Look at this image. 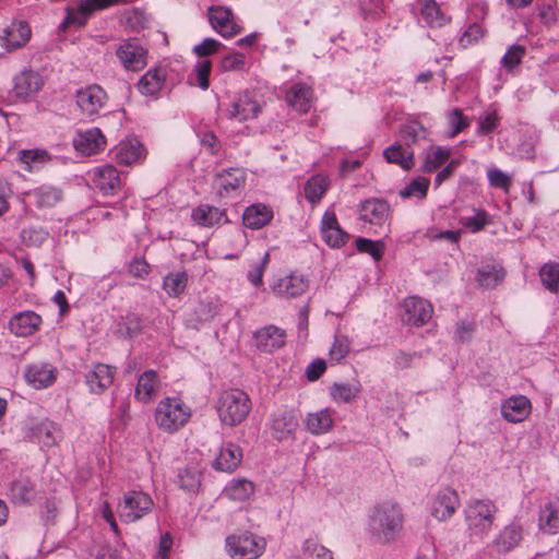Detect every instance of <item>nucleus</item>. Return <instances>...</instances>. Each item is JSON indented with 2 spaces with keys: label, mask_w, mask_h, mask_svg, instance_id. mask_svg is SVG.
<instances>
[{
  "label": "nucleus",
  "mask_w": 559,
  "mask_h": 559,
  "mask_svg": "<svg viewBox=\"0 0 559 559\" xmlns=\"http://www.w3.org/2000/svg\"><path fill=\"white\" fill-rule=\"evenodd\" d=\"M460 499L455 490L445 487L437 491L430 501V514L438 521H447L456 512Z\"/></svg>",
  "instance_id": "9b49d317"
},
{
  "label": "nucleus",
  "mask_w": 559,
  "mask_h": 559,
  "mask_svg": "<svg viewBox=\"0 0 559 559\" xmlns=\"http://www.w3.org/2000/svg\"><path fill=\"white\" fill-rule=\"evenodd\" d=\"M402 508L393 501L377 503L369 512L367 533L376 545H390L396 540L403 528Z\"/></svg>",
  "instance_id": "f257e3e1"
},
{
  "label": "nucleus",
  "mask_w": 559,
  "mask_h": 559,
  "mask_svg": "<svg viewBox=\"0 0 559 559\" xmlns=\"http://www.w3.org/2000/svg\"><path fill=\"white\" fill-rule=\"evenodd\" d=\"M251 408L249 395L234 386L222 392L216 405L221 423L229 427L240 425L248 417Z\"/></svg>",
  "instance_id": "f03ea898"
},
{
  "label": "nucleus",
  "mask_w": 559,
  "mask_h": 559,
  "mask_svg": "<svg viewBox=\"0 0 559 559\" xmlns=\"http://www.w3.org/2000/svg\"><path fill=\"white\" fill-rule=\"evenodd\" d=\"M262 105L253 92L246 91L238 95L231 103L228 115L229 118L239 122L254 119L261 112Z\"/></svg>",
  "instance_id": "ddd939ff"
},
{
  "label": "nucleus",
  "mask_w": 559,
  "mask_h": 559,
  "mask_svg": "<svg viewBox=\"0 0 559 559\" xmlns=\"http://www.w3.org/2000/svg\"><path fill=\"white\" fill-rule=\"evenodd\" d=\"M504 277V271L498 265H485L477 272L476 281L486 288L496 287Z\"/></svg>",
  "instance_id": "de8ad7c7"
},
{
  "label": "nucleus",
  "mask_w": 559,
  "mask_h": 559,
  "mask_svg": "<svg viewBox=\"0 0 559 559\" xmlns=\"http://www.w3.org/2000/svg\"><path fill=\"white\" fill-rule=\"evenodd\" d=\"M488 181L491 187L509 192L511 187L510 177L498 168H490L487 171Z\"/></svg>",
  "instance_id": "680f3d73"
},
{
  "label": "nucleus",
  "mask_w": 559,
  "mask_h": 559,
  "mask_svg": "<svg viewBox=\"0 0 559 559\" xmlns=\"http://www.w3.org/2000/svg\"><path fill=\"white\" fill-rule=\"evenodd\" d=\"M166 74L160 69L148 70L139 81L138 88L143 95H155L164 86Z\"/></svg>",
  "instance_id": "ea45409f"
},
{
  "label": "nucleus",
  "mask_w": 559,
  "mask_h": 559,
  "mask_svg": "<svg viewBox=\"0 0 559 559\" xmlns=\"http://www.w3.org/2000/svg\"><path fill=\"white\" fill-rule=\"evenodd\" d=\"M461 225L471 233H478L491 223L490 216L484 210H475L474 215L460 218Z\"/></svg>",
  "instance_id": "603ef678"
},
{
  "label": "nucleus",
  "mask_w": 559,
  "mask_h": 559,
  "mask_svg": "<svg viewBox=\"0 0 559 559\" xmlns=\"http://www.w3.org/2000/svg\"><path fill=\"white\" fill-rule=\"evenodd\" d=\"M383 156L388 163L396 164L404 170H408L415 165L413 148L402 145L400 142H395L386 147Z\"/></svg>",
  "instance_id": "c9c22d12"
},
{
  "label": "nucleus",
  "mask_w": 559,
  "mask_h": 559,
  "mask_svg": "<svg viewBox=\"0 0 559 559\" xmlns=\"http://www.w3.org/2000/svg\"><path fill=\"white\" fill-rule=\"evenodd\" d=\"M46 157L47 153L45 151L29 150L20 152V160L26 165L25 169L27 170H32L37 163H43Z\"/></svg>",
  "instance_id": "69168bd1"
},
{
  "label": "nucleus",
  "mask_w": 559,
  "mask_h": 559,
  "mask_svg": "<svg viewBox=\"0 0 559 559\" xmlns=\"http://www.w3.org/2000/svg\"><path fill=\"white\" fill-rule=\"evenodd\" d=\"M313 100V92L305 83H295L286 93L288 105L299 112H308Z\"/></svg>",
  "instance_id": "7c9ffc66"
},
{
  "label": "nucleus",
  "mask_w": 559,
  "mask_h": 559,
  "mask_svg": "<svg viewBox=\"0 0 559 559\" xmlns=\"http://www.w3.org/2000/svg\"><path fill=\"white\" fill-rule=\"evenodd\" d=\"M360 218L376 226H383L390 215L388 202L379 199L364 201L359 206Z\"/></svg>",
  "instance_id": "b1692460"
},
{
  "label": "nucleus",
  "mask_w": 559,
  "mask_h": 559,
  "mask_svg": "<svg viewBox=\"0 0 559 559\" xmlns=\"http://www.w3.org/2000/svg\"><path fill=\"white\" fill-rule=\"evenodd\" d=\"M107 93L97 84H91L80 88L75 93V100L82 115L87 118H94L99 115L100 110L107 103Z\"/></svg>",
  "instance_id": "6e6552de"
},
{
  "label": "nucleus",
  "mask_w": 559,
  "mask_h": 559,
  "mask_svg": "<svg viewBox=\"0 0 559 559\" xmlns=\"http://www.w3.org/2000/svg\"><path fill=\"white\" fill-rule=\"evenodd\" d=\"M44 85L40 74L33 70H24L14 78L13 94L25 100L38 93Z\"/></svg>",
  "instance_id": "412c9836"
},
{
  "label": "nucleus",
  "mask_w": 559,
  "mask_h": 559,
  "mask_svg": "<svg viewBox=\"0 0 559 559\" xmlns=\"http://www.w3.org/2000/svg\"><path fill=\"white\" fill-rule=\"evenodd\" d=\"M201 469L195 467H185L178 471L177 484L187 492L195 493L201 487Z\"/></svg>",
  "instance_id": "37998d69"
},
{
  "label": "nucleus",
  "mask_w": 559,
  "mask_h": 559,
  "mask_svg": "<svg viewBox=\"0 0 559 559\" xmlns=\"http://www.w3.org/2000/svg\"><path fill=\"white\" fill-rule=\"evenodd\" d=\"M191 409L180 397H165L155 409L157 426L169 433L180 430L190 419Z\"/></svg>",
  "instance_id": "7ed1b4c3"
},
{
  "label": "nucleus",
  "mask_w": 559,
  "mask_h": 559,
  "mask_svg": "<svg viewBox=\"0 0 559 559\" xmlns=\"http://www.w3.org/2000/svg\"><path fill=\"white\" fill-rule=\"evenodd\" d=\"M539 530L548 534L559 532V498L546 502L539 511Z\"/></svg>",
  "instance_id": "f704fd0d"
},
{
  "label": "nucleus",
  "mask_w": 559,
  "mask_h": 559,
  "mask_svg": "<svg viewBox=\"0 0 559 559\" xmlns=\"http://www.w3.org/2000/svg\"><path fill=\"white\" fill-rule=\"evenodd\" d=\"M328 188L329 179L322 175H314L305 185V197L310 203L317 204L323 198Z\"/></svg>",
  "instance_id": "a18cd8bd"
},
{
  "label": "nucleus",
  "mask_w": 559,
  "mask_h": 559,
  "mask_svg": "<svg viewBox=\"0 0 559 559\" xmlns=\"http://www.w3.org/2000/svg\"><path fill=\"white\" fill-rule=\"evenodd\" d=\"M404 317L403 320L411 325H423L429 321L432 316L431 305L419 297H408L403 302Z\"/></svg>",
  "instance_id": "aec40b11"
},
{
  "label": "nucleus",
  "mask_w": 559,
  "mask_h": 559,
  "mask_svg": "<svg viewBox=\"0 0 559 559\" xmlns=\"http://www.w3.org/2000/svg\"><path fill=\"white\" fill-rule=\"evenodd\" d=\"M106 144L105 136L98 128H92L78 132L73 139V145L84 155H93L104 148Z\"/></svg>",
  "instance_id": "393cba45"
},
{
  "label": "nucleus",
  "mask_w": 559,
  "mask_h": 559,
  "mask_svg": "<svg viewBox=\"0 0 559 559\" xmlns=\"http://www.w3.org/2000/svg\"><path fill=\"white\" fill-rule=\"evenodd\" d=\"M270 253L266 251L261 258L251 262L247 278L254 287L263 285V276L270 264Z\"/></svg>",
  "instance_id": "8fccbe9b"
},
{
  "label": "nucleus",
  "mask_w": 559,
  "mask_h": 559,
  "mask_svg": "<svg viewBox=\"0 0 559 559\" xmlns=\"http://www.w3.org/2000/svg\"><path fill=\"white\" fill-rule=\"evenodd\" d=\"M321 235L326 245L332 248H341L348 241V234L341 228L335 213L330 211H326L322 217Z\"/></svg>",
  "instance_id": "5701e85b"
},
{
  "label": "nucleus",
  "mask_w": 559,
  "mask_h": 559,
  "mask_svg": "<svg viewBox=\"0 0 559 559\" xmlns=\"http://www.w3.org/2000/svg\"><path fill=\"white\" fill-rule=\"evenodd\" d=\"M356 248L359 252L370 254L376 261H380L383 257L385 246L382 241L370 240L367 238H357Z\"/></svg>",
  "instance_id": "5fc2aeb1"
},
{
  "label": "nucleus",
  "mask_w": 559,
  "mask_h": 559,
  "mask_svg": "<svg viewBox=\"0 0 559 559\" xmlns=\"http://www.w3.org/2000/svg\"><path fill=\"white\" fill-rule=\"evenodd\" d=\"M209 21L213 29L223 37H233L241 32L230 9L213 5L209 9Z\"/></svg>",
  "instance_id": "f8f14e48"
},
{
  "label": "nucleus",
  "mask_w": 559,
  "mask_h": 559,
  "mask_svg": "<svg viewBox=\"0 0 559 559\" xmlns=\"http://www.w3.org/2000/svg\"><path fill=\"white\" fill-rule=\"evenodd\" d=\"M532 412L531 401L524 395H514L501 404V415L509 423H522Z\"/></svg>",
  "instance_id": "4be33fe9"
},
{
  "label": "nucleus",
  "mask_w": 559,
  "mask_h": 559,
  "mask_svg": "<svg viewBox=\"0 0 559 559\" xmlns=\"http://www.w3.org/2000/svg\"><path fill=\"white\" fill-rule=\"evenodd\" d=\"M304 554L307 559H333L329 549L312 539L305 542Z\"/></svg>",
  "instance_id": "13d9d810"
},
{
  "label": "nucleus",
  "mask_w": 559,
  "mask_h": 559,
  "mask_svg": "<svg viewBox=\"0 0 559 559\" xmlns=\"http://www.w3.org/2000/svg\"><path fill=\"white\" fill-rule=\"evenodd\" d=\"M524 530L519 523L512 522L506 525L489 545L492 552L504 555L520 546Z\"/></svg>",
  "instance_id": "dca6fc26"
},
{
  "label": "nucleus",
  "mask_w": 559,
  "mask_h": 559,
  "mask_svg": "<svg viewBox=\"0 0 559 559\" xmlns=\"http://www.w3.org/2000/svg\"><path fill=\"white\" fill-rule=\"evenodd\" d=\"M222 44L214 38H205L202 43L193 47V52L200 57H206L216 53Z\"/></svg>",
  "instance_id": "774afa93"
},
{
  "label": "nucleus",
  "mask_w": 559,
  "mask_h": 559,
  "mask_svg": "<svg viewBox=\"0 0 559 559\" xmlns=\"http://www.w3.org/2000/svg\"><path fill=\"white\" fill-rule=\"evenodd\" d=\"M188 280V273L185 271L169 273L163 280V289L170 298H177L185 293Z\"/></svg>",
  "instance_id": "c03bdc74"
},
{
  "label": "nucleus",
  "mask_w": 559,
  "mask_h": 559,
  "mask_svg": "<svg viewBox=\"0 0 559 559\" xmlns=\"http://www.w3.org/2000/svg\"><path fill=\"white\" fill-rule=\"evenodd\" d=\"M286 331L274 324L258 329L252 336L253 346L263 353L272 354L286 344Z\"/></svg>",
  "instance_id": "9d476101"
},
{
  "label": "nucleus",
  "mask_w": 559,
  "mask_h": 559,
  "mask_svg": "<svg viewBox=\"0 0 559 559\" xmlns=\"http://www.w3.org/2000/svg\"><path fill=\"white\" fill-rule=\"evenodd\" d=\"M31 28L26 22H13L0 36L2 45L8 51L23 47L31 38Z\"/></svg>",
  "instance_id": "bb28decb"
},
{
  "label": "nucleus",
  "mask_w": 559,
  "mask_h": 559,
  "mask_svg": "<svg viewBox=\"0 0 559 559\" xmlns=\"http://www.w3.org/2000/svg\"><path fill=\"white\" fill-rule=\"evenodd\" d=\"M88 384H111L115 379V370L104 364L95 366L94 370L86 376Z\"/></svg>",
  "instance_id": "864d4df0"
},
{
  "label": "nucleus",
  "mask_w": 559,
  "mask_h": 559,
  "mask_svg": "<svg viewBox=\"0 0 559 559\" xmlns=\"http://www.w3.org/2000/svg\"><path fill=\"white\" fill-rule=\"evenodd\" d=\"M539 276L543 285L551 293H558L559 290V263L547 262L540 271Z\"/></svg>",
  "instance_id": "09e8293b"
},
{
  "label": "nucleus",
  "mask_w": 559,
  "mask_h": 559,
  "mask_svg": "<svg viewBox=\"0 0 559 559\" xmlns=\"http://www.w3.org/2000/svg\"><path fill=\"white\" fill-rule=\"evenodd\" d=\"M538 16L547 27H552L559 23V11L549 3H543L538 7Z\"/></svg>",
  "instance_id": "052dcab7"
},
{
  "label": "nucleus",
  "mask_w": 559,
  "mask_h": 559,
  "mask_svg": "<svg viewBox=\"0 0 559 559\" xmlns=\"http://www.w3.org/2000/svg\"><path fill=\"white\" fill-rule=\"evenodd\" d=\"M358 392L357 386H331L330 395L336 403H348L357 396Z\"/></svg>",
  "instance_id": "e2e57ef3"
},
{
  "label": "nucleus",
  "mask_w": 559,
  "mask_h": 559,
  "mask_svg": "<svg viewBox=\"0 0 559 559\" xmlns=\"http://www.w3.org/2000/svg\"><path fill=\"white\" fill-rule=\"evenodd\" d=\"M212 71V62L209 59L199 60L192 73L188 78L190 85L198 86L205 91L210 86V74Z\"/></svg>",
  "instance_id": "49530a36"
},
{
  "label": "nucleus",
  "mask_w": 559,
  "mask_h": 559,
  "mask_svg": "<svg viewBox=\"0 0 559 559\" xmlns=\"http://www.w3.org/2000/svg\"><path fill=\"white\" fill-rule=\"evenodd\" d=\"M247 181L243 168L233 167L217 174L214 179L216 193L221 199L235 198L241 194Z\"/></svg>",
  "instance_id": "0eeeda50"
},
{
  "label": "nucleus",
  "mask_w": 559,
  "mask_h": 559,
  "mask_svg": "<svg viewBox=\"0 0 559 559\" xmlns=\"http://www.w3.org/2000/svg\"><path fill=\"white\" fill-rule=\"evenodd\" d=\"M309 288V278L306 275L290 273L280 277L271 285V290L277 298L293 299L302 296Z\"/></svg>",
  "instance_id": "1a4fd4ad"
},
{
  "label": "nucleus",
  "mask_w": 559,
  "mask_h": 559,
  "mask_svg": "<svg viewBox=\"0 0 559 559\" xmlns=\"http://www.w3.org/2000/svg\"><path fill=\"white\" fill-rule=\"evenodd\" d=\"M334 426V412L330 408H323L314 413H309L306 418L307 430L321 436L330 432Z\"/></svg>",
  "instance_id": "473e14b6"
},
{
  "label": "nucleus",
  "mask_w": 559,
  "mask_h": 559,
  "mask_svg": "<svg viewBox=\"0 0 559 559\" xmlns=\"http://www.w3.org/2000/svg\"><path fill=\"white\" fill-rule=\"evenodd\" d=\"M246 64V57L240 52H230L221 60V69L223 71L242 70Z\"/></svg>",
  "instance_id": "bf43d9fd"
},
{
  "label": "nucleus",
  "mask_w": 559,
  "mask_h": 559,
  "mask_svg": "<svg viewBox=\"0 0 559 559\" xmlns=\"http://www.w3.org/2000/svg\"><path fill=\"white\" fill-rule=\"evenodd\" d=\"M111 154L118 164L131 166L145 158V148L136 138H128L116 145Z\"/></svg>",
  "instance_id": "a211bd4d"
},
{
  "label": "nucleus",
  "mask_w": 559,
  "mask_h": 559,
  "mask_svg": "<svg viewBox=\"0 0 559 559\" xmlns=\"http://www.w3.org/2000/svg\"><path fill=\"white\" fill-rule=\"evenodd\" d=\"M153 499L143 491H130L124 495L119 504V514L127 523L135 522L151 512Z\"/></svg>",
  "instance_id": "39448f33"
},
{
  "label": "nucleus",
  "mask_w": 559,
  "mask_h": 559,
  "mask_svg": "<svg viewBox=\"0 0 559 559\" xmlns=\"http://www.w3.org/2000/svg\"><path fill=\"white\" fill-rule=\"evenodd\" d=\"M58 370L48 362L38 361L28 365L24 370V379L31 384H51L57 380Z\"/></svg>",
  "instance_id": "c85d7f7f"
},
{
  "label": "nucleus",
  "mask_w": 559,
  "mask_h": 559,
  "mask_svg": "<svg viewBox=\"0 0 559 559\" xmlns=\"http://www.w3.org/2000/svg\"><path fill=\"white\" fill-rule=\"evenodd\" d=\"M192 221L202 227H213L226 219L225 211L207 204L199 205L192 211Z\"/></svg>",
  "instance_id": "4c0bfd02"
},
{
  "label": "nucleus",
  "mask_w": 559,
  "mask_h": 559,
  "mask_svg": "<svg viewBox=\"0 0 559 559\" xmlns=\"http://www.w3.org/2000/svg\"><path fill=\"white\" fill-rule=\"evenodd\" d=\"M41 323V318L34 311L16 313L9 322L10 330L17 336H28L35 333Z\"/></svg>",
  "instance_id": "2f4dec72"
},
{
  "label": "nucleus",
  "mask_w": 559,
  "mask_h": 559,
  "mask_svg": "<svg viewBox=\"0 0 559 559\" xmlns=\"http://www.w3.org/2000/svg\"><path fill=\"white\" fill-rule=\"evenodd\" d=\"M242 460V450L239 445L228 442L224 444L218 455L213 462V467L216 471L231 473L234 472Z\"/></svg>",
  "instance_id": "cd10ccee"
},
{
  "label": "nucleus",
  "mask_w": 559,
  "mask_h": 559,
  "mask_svg": "<svg viewBox=\"0 0 559 559\" xmlns=\"http://www.w3.org/2000/svg\"><path fill=\"white\" fill-rule=\"evenodd\" d=\"M62 200V191L52 186H40L23 194L26 206H35L38 210L53 207Z\"/></svg>",
  "instance_id": "2eb2a0df"
},
{
  "label": "nucleus",
  "mask_w": 559,
  "mask_h": 559,
  "mask_svg": "<svg viewBox=\"0 0 559 559\" xmlns=\"http://www.w3.org/2000/svg\"><path fill=\"white\" fill-rule=\"evenodd\" d=\"M266 548V540L251 532H242L226 538V549L233 559H258Z\"/></svg>",
  "instance_id": "20e7f679"
},
{
  "label": "nucleus",
  "mask_w": 559,
  "mask_h": 559,
  "mask_svg": "<svg viewBox=\"0 0 559 559\" xmlns=\"http://www.w3.org/2000/svg\"><path fill=\"white\" fill-rule=\"evenodd\" d=\"M451 156V150L445 146H430L426 152L423 164L424 173H433L444 165Z\"/></svg>",
  "instance_id": "79ce46f5"
},
{
  "label": "nucleus",
  "mask_w": 559,
  "mask_h": 559,
  "mask_svg": "<svg viewBox=\"0 0 559 559\" xmlns=\"http://www.w3.org/2000/svg\"><path fill=\"white\" fill-rule=\"evenodd\" d=\"M401 138L407 147L429 141V131L417 120H409L400 129Z\"/></svg>",
  "instance_id": "58836bf2"
},
{
  "label": "nucleus",
  "mask_w": 559,
  "mask_h": 559,
  "mask_svg": "<svg viewBox=\"0 0 559 559\" xmlns=\"http://www.w3.org/2000/svg\"><path fill=\"white\" fill-rule=\"evenodd\" d=\"M273 212L264 204H252L242 214L243 225L251 229H260L271 222Z\"/></svg>",
  "instance_id": "e433bc0d"
},
{
  "label": "nucleus",
  "mask_w": 559,
  "mask_h": 559,
  "mask_svg": "<svg viewBox=\"0 0 559 559\" xmlns=\"http://www.w3.org/2000/svg\"><path fill=\"white\" fill-rule=\"evenodd\" d=\"M448 122L451 128V136H455L464 129L468 127V121L466 117L462 114L460 109H453L448 116Z\"/></svg>",
  "instance_id": "0e129e2a"
},
{
  "label": "nucleus",
  "mask_w": 559,
  "mask_h": 559,
  "mask_svg": "<svg viewBox=\"0 0 559 559\" xmlns=\"http://www.w3.org/2000/svg\"><path fill=\"white\" fill-rule=\"evenodd\" d=\"M526 49L521 45L511 46L501 59V64L508 70H512L522 62Z\"/></svg>",
  "instance_id": "6e6d98bb"
},
{
  "label": "nucleus",
  "mask_w": 559,
  "mask_h": 559,
  "mask_svg": "<svg viewBox=\"0 0 559 559\" xmlns=\"http://www.w3.org/2000/svg\"><path fill=\"white\" fill-rule=\"evenodd\" d=\"M466 522L476 533H487L495 521L497 507L490 500H475L465 511Z\"/></svg>",
  "instance_id": "423d86ee"
},
{
  "label": "nucleus",
  "mask_w": 559,
  "mask_h": 559,
  "mask_svg": "<svg viewBox=\"0 0 559 559\" xmlns=\"http://www.w3.org/2000/svg\"><path fill=\"white\" fill-rule=\"evenodd\" d=\"M37 496V490L34 483L27 477H20L15 479L9 491V498L13 504L26 506L31 504Z\"/></svg>",
  "instance_id": "c756f323"
},
{
  "label": "nucleus",
  "mask_w": 559,
  "mask_h": 559,
  "mask_svg": "<svg viewBox=\"0 0 559 559\" xmlns=\"http://www.w3.org/2000/svg\"><path fill=\"white\" fill-rule=\"evenodd\" d=\"M430 181L425 177H417L400 191V195L404 199L417 198L423 200L426 198Z\"/></svg>",
  "instance_id": "3c124183"
},
{
  "label": "nucleus",
  "mask_w": 559,
  "mask_h": 559,
  "mask_svg": "<svg viewBox=\"0 0 559 559\" xmlns=\"http://www.w3.org/2000/svg\"><path fill=\"white\" fill-rule=\"evenodd\" d=\"M421 5L420 16L430 27H441L445 25L449 19L442 13L435 0H419Z\"/></svg>",
  "instance_id": "a19ab883"
},
{
  "label": "nucleus",
  "mask_w": 559,
  "mask_h": 559,
  "mask_svg": "<svg viewBox=\"0 0 559 559\" xmlns=\"http://www.w3.org/2000/svg\"><path fill=\"white\" fill-rule=\"evenodd\" d=\"M483 36V27L479 24L474 23L469 25L468 28L463 33V35L460 38V44L462 47L465 48L469 45L477 43Z\"/></svg>",
  "instance_id": "338daca9"
},
{
  "label": "nucleus",
  "mask_w": 559,
  "mask_h": 559,
  "mask_svg": "<svg viewBox=\"0 0 559 559\" xmlns=\"http://www.w3.org/2000/svg\"><path fill=\"white\" fill-rule=\"evenodd\" d=\"M350 343L347 336L336 335L330 348V358L334 361H341L349 353Z\"/></svg>",
  "instance_id": "4d7b16f0"
},
{
  "label": "nucleus",
  "mask_w": 559,
  "mask_h": 559,
  "mask_svg": "<svg viewBox=\"0 0 559 559\" xmlns=\"http://www.w3.org/2000/svg\"><path fill=\"white\" fill-rule=\"evenodd\" d=\"M94 183L106 195L115 194L121 189V178L112 165L97 167L94 171Z\"/></svg>",
  "instance_id": "a878e982"
},
{
  "label": "nucleus",
  "mask_w": 559,
  "mask_h": 559,
  "mask_svg": "<svg viewBox=\"0 0 559 559\" xmlns=\"http://www.w3.org/2000/svg\"><path fill=\"white\" fill-rule=\"evenodd\" d=\"M27 436L37 440L43 447L51 448L58 444L62 439V433L57 424L45 418L40 420H32L28 426Z\"/></svg>",
  "instance_id": "f3484780"
},
{
  "label": "nucleus",
  "mask_w": 559,
  "mask_h": 559,
  "mask_svg": "<svg viewBox=\"0 0 559 559\" xmlns=\"http://www.w3.org/2000/svg\"><path fill=\"white\" fill-rule=\"evenodd\" d=\"M146 51L136 40H127L121 44L116 56L127 70H141L146 64Z\"/></svg>",
  "instance_id": "6ab92c4d"
},
{
  "label": "nucleus",
  "mask_w": 559,
  "mask_h": 559,
  "mask_svg": "<svg viewBox=\"0 0 559 559\" xmlns=\"http://www.w3.org/2000/svg\"><path fill=\"white\" fill-rule=\"evenodd\" d=\"M254 484L247 478H234L223 489V497L231 501H248L254 493Z\"/></svg>",
  "instance_id": "72a5a7b5"
},
{
  "label": "nucleus",
  "mask_w": 559,
  "mask_h": 559,
  "mask_svg": "<svg viewBox=\"0 0 559 559\" xmlns=\"http://www.w3.org/2000/svg\"><path fill=\"white\" fill-rule=\"evenodd\" d=\"M267 427L275 440L286 441L294 439L298 428V419L292 411H278L272 415Z\"/></svg>",
  "instance_id": "4468645a"
}]
</instances>
